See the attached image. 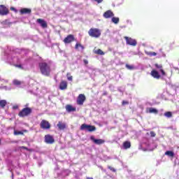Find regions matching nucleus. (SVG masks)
<instances>
[{
	"label": "nucleus",
	"mask_w": 179,
	"mask_h": 179,
	"mask_svg": "<svg viewBox=\"0 0 179 179\" xmlns=\"http://www.w3.org/2000/svg\"><path fill=\"white\" fill-rule=\"evenodd\" d=\"M60 90H66L68 89V82L62 80L59 86Z\"/></svg>",
	"instance_id": "nucleus-14"
},
{
	"label": "nucleus",
	"mask_w": 179,
	"mask_h": 179,
	"mask_svg": "<svg viewBox=\"0 0 179 179\" xmlns=\"http://www.w3.org/2000/svg\"><path fill=\"white\" fill-rule=\"evenodd\" d=\"M63 41L64 44H71V43H73V41H75V36L72 34H69L64 39Z\"/></svg>",
	"instance_id": "nucleus-10"
},
{
	"label": "nucleus",
	"mask_w": 179,
	"mask_h": 179,
	"mask_svg": "<svg viewBox=\"0 0 179 179\" xmlns=\"http://www.w3.org/2000/svg\"><path fill=\"white\" fill-rule=\"evenodd\" d=\"M159 72H161L162 76H166V71H164V70L163 69H161L159 70Z\"/></svg>",
	"instance_id": "nucleus-32"
},
{
	"label": "nucleus",
	"mask_w": 179,
	"mask_h": 179,
	"mask_svg": "<svg viewBox=\"0 0 179 179\" xmlns=\"http://www.w3.org/2000/svg\"><path fill=\"white\" fill-rule=\"evenodd\" d=\"M0 145H1V140H0Z\"/></svg>",
	"instance_id": "nucleus-46"
},
{
	"label": "nucleus",
	"mask_w": 179,
	"mask_h": 179,
	"mask_svg": "<svg viewBox=\"0 0 179 179\" xmlns=\"http://www.w3.org/2000/svg\"><path fill=\"white\" fill-rule=\"evenodd\" d=\"M39 69L41 73L44 75V76H50L51 73V66L47 62L39 63Z\"/></svg>",
	"instance_id": "nucleus-1"
},
{
	"label": "nucleus",
	"mask_w": 179,
	"mask_h": 179,
	"mask_svg": "<svg viewBox=\"0 0 179 179\" xmlns=\"http://www.w3.org/2000/svg\"><path fill=\"white\" fill-rule=\"evenodd\" d=\"M85 101H86V96L83 94H80L77 98L76 103L78 106H83Z\"/></svg>",
	"instance_id": "nucleus-6"
},
{
	"label": "nucleus",
	"mask_w": 179,
	"mask_h": 179,
	"mask_svg": "<svg viewBox=\"0 0 179 179\" xmlns=\"http://www.w3.org/2000/svg\"><path fill=\"white\" fill-rule=\"evenodd\" d=\"M40 127L42 129H50V128H51V124L49 121L43 120L41 122Z\"/></svg>",
	"instance_id": "nucleus-7"
},
{
	"label": "nucleus",
	"mask_w": 179,
	"mask_h": 179,
	"mask_svg": "<svg viewBox=\"0 0 179 179\" xmlns=\"http://www.w3.org/2000/svg\"><path fill=\"white\" fill-rule=\"evenodd\" d=\"M45 143H48V145H52L54 142H55V140L54 139V136L50 135V134H46L45 136Z\"/></svg>",
	"instance_id": "nucleus-9"
},
{
	"label": "nucleus",
	"mask_w": 179,
	"mask_h": 179,
	"mask_svg": "<svg viewBox=\"0 0 179 179\" xmlns=\"http://www.w3.org/2000/svg\"><path fill=\"white\" fill-rule=\"evenodd\" d=\"M69 75H71V74L69 73H67V79H68V80L72 81L73 77H72V76H69Z\"/></svg>",
	"instance_id": "nucleus-34"
},
{
	"label": "nucleus",
	"mask_w": 179,
	"mask_h": 179,
	"mask_svg": "<svg viewBox=\"0 0 179 179\" xmlns=\"http://www.w3.org/2000/svg\"><path fill=\"white\" fill-rule=\"evenodd\" d=\"M36 22L43 27V29H47L48 27V24H47V22H45V20L41 18L37 19Z\"/></svg>",
	"instance_id": "nucleus-12"
},
{
	"label": "nucleus",
	"mask_w": 179,
	"mask_h": 179,
	"mask_svg": "<svg viewBox=\"0 0 179 179\" xmlns=\"http://www.w3.org/2000/svg\"><path fill=\"white\" fill-rule=\"evenodd\" d=\"M103 16L105 19H110V17H114V13L111 10H108L103 13Z\"/></svg>",
	"instance_id": "nucleus-13"
},
{
	"label": "nucleus",
	"mask_w": 179,
	"mask_h": 179,
	"mask_svg": "<svg viewBox=\"0 0 179 179\" xmlns=\"http://www.w3.org/2000/svg\"><path fill=\"white\" fill-rule=\"evenodd\" d=\"M103 96H107V92H104Z\"/></svg>",
	"instance_id": "nucleus-42"
},
{
	"label": "nucleus",
	"mask_w": 179,
	"mask_h": 179,
	"mask_svg": "<svg viewBox=\"0 0 179 179\" xmlns=\"http://www.w3.org/2000/svg\"><path fill=\"white\" fill-rule=\"evenodd\" d=\"M95 2H97V3H101L103 2V0H94Z\"/></svg>",
	"instance_id": "nucleus-40"
},
{
	"label": "nucleus",
	"mask_w": 179,
	"mask_h": 179,
	"mask_svg": "<svg viewBox=\"0 0 179 179\" xmlns=\"http://www.w3.org/2000/svg\"><path fill=\"white\" fill-rule=\"evenodd\" d=\"M65 108H66V110L67 111V113H73V112L76 111V108L73 107L71 104L66 105Z\"/></svg>",
	"instance_id": "nucleus-15"
},
{
	"label": "nucleus",
	"mask_w": 179,
	"mask_h": 179,
	"mask_svg": "<svg viewBox=\"0 0 179 179\" xmlns=\"http://www.w3.org/2000/svg\"><path fill=\"white\" fill-rule=\"evenodd\" d=\"M14 108H17V106L14 107Z\"/></svg>",
	"instance_id": "nucleus-44"
},
{
	"label": "nucleus",
	"mask_w": 179,
	"mask_h": 179,
	"mask_svg": "<svg viewBox=\"0 0 179 179\" xmlns=\"http://www.w3.org/2000/svg\"><path fill=\"white\" fill-rule=\"evenodd\" d=\"M146 54L149 55V57H156V55H157V53L155 52H147Z\"/></svg>",
	"instance_id": "nucleus-27"
},
{
	"label": "nucleus",
	"mask_w": 179,
	"mask_h": 179,
	"mask_svg": "<svg viewBox=\"0 0 179 179\" xmlns=\"http://www.w3.org/2000/svg\"><path fill=\"white\" fill-rule=\"evenodd\" d=\"M124 149H129L131 148V142L130 141H124L123 143Z\"/></svg>",
	"instance_id": "nucleus-21"
},
{
	"label": "nucleus",
	"mask_w": 179,
	"mask_h": 179,
	"mask_svg": "<svg viewBox=\"0 0 179 179\" xmlns=\"http://www.w3.org/2000/svg\"><path fill=\"white\" fill-rule=\"evenodd\" d=\"M88 34L90 37L94 38H99L101 36V31L97 28H91L88 31Z\"/></svg>",
	"instance_id": "nucleus-3"
},
{
	"label": "nucleus",
	"mask_w": 179,
	"mask_h": 179,
	"mask_svg": "<svg viewBox=\"0 0 179 179\" xmlns=\"http://www.w3.org/2000/svg\"><path fill=\"white\" fill-rule=\"evenodd\" d=\"M90 139L95 143V145H103V143H106V141L103 139H96L94 136H91Z\"/></svg>",
	"instance_id": "nucleus-11"
},
{
	"label": "nucleus",
	"mask_w": 179,
	"mask_h": 179,
	"mask_svg": "<svg viewBox=\"0 0 179 179\" xmlns=\"http://www.w3.org/2000/svg\"><path fill=\"white\" fill-rule=\"evenodd\" d=\"M126 68H127V69H129L130 71H132V69H134V66H131V65H129V64H126Z\"/></svg>",
	"instance_id": "nucleus-31"
},
{
	"label": "nucleus",
	"mask_w": 179,
	"mask_h": 179,
	"mask_svg": "<svg viewBox=\"0 0 179 179\" xmlns=\"http://www.w3.org/2000/svg\"><path fill=\"white\" fill-rule=\"evenodd\" d=\"M20 149H24L25 150H29V148L27 147L21 146L20 147Z\"/></svg>",
	"instance_id": "nucleus-38"
},
{
	"label": "nucleus",
	"mask_w": 179,
	"mask_h": 179,
	"mask_svg": "<svg viewBox=\"0 0 179 179\" xmlns=\"http://www.w3.org/2000/svg\"><path fill=\"white\" fill-rule=\"evenodd\" d=\"M111 20L113 23H115V24H118V23H120V17H112Z\"/></svg>",
	"instance_id": "nucleus-23"
},
{
	"label": "nucleus",
	"mask_w": 179,
	"mask_h": 179,
	"mask_svg": "<svg viewBox=\"0 0 179 179\" xmlns=\"http://www.w3.org/2000/svg\"><path fill=\"white\" fill-rule=\"evenodd\" d=\"M6 104H8V102H6V100L5 99L0 100V107L1 108H5V107L6 106Z\"/></svg>",
	"instance_id": "nucleus-20"
},
{
	"label": "nucleus",
	"mask_w": 179,
	"mask_h": 179,
	"mask_svg": "<svg viewBox=\"0 0 179 179\" xmlns=\"http://www.w3.org/2000/svg\"><path fill=\"white\" fill-rule=\"evenodd\" d=\"M80 129L81 131H88V132H94V131H96V127L90 124H83L80 126Z\"/></svg>",
	"instance_id": "nucleus-4"
},
{
	"label": "nucleus",
	"mask_w": 179,
	"mask_h": 179,
	"mask_svg": "<svg viewBox=\"0 0 179 179\" xmlns=\"http://www.w3.org/2000/svg\"><path fill=\"white\" fill-rule=\"evenodd\" d=\"M166 156H169V157H174V152L168 150L165 152Z\"/></svg>",
	"instance_id": "nucleus-25"
},
{
	"label": "nucleus",
	"mask_w": 179,
	"mask_h": 179,
	"mask_svg": "<svg viewBox=\"0 0 179 179\" xmlns=\"http://www.w3.org/2000/svg\"><path fill=\"white\" fill-rule=\"evenodd\" d=\"M149 113H153V114H157L159 113V110L155 108H149Z\"/></svg>",
	"instance_id": "nucleus-24"
},
{
	"label": "nucleus",
	"mask_w": 179,
	"mask_h": 179,
	"mask_svg": "<svg viewBox=\"0 0 179 179\" xmlns=\"http://www.w3.org/2000/svg\"><path fill=\"white\" fill-rule=\"evenodd\" d=\"M9 14V9L6 7L5 5H0V15L1 16H6V15Z\"/></svg>",
	"instance_id": "nucleus-8"
},
{
	"label": "nucleus",
	"mask_w": 179,
	"mask_h": 179,
	"mask_svg": "<svg viewBox=\"0 0 179 179\" xmlns=\"http://www.w3.org/2000/svg\"><path fill=\"white\" fill-rule=\"evenodd\" d=\"M150 134L152 138H155V136H156V133H155V131H150Z\"/></svg>",
	"instance_id": "nucleus-35"
},
{
	"label": "nucleus",
	"mask_w": 179,
	"mask_h": 179,
	"mask_svg": "<svg viewBox=\"0 0 179 179\" xmlns=\"http://www.w3.org/2000/svg\"><path fill=\"white\" fill-rule=\"evenodd\" d=\"M10 10H14V12H17V10H16V8H15V7H10Z\"/></svg>",
	"instance_id": "nucleus-39"
},
{
	"label": "nucleus",
	"mask_w": 179,
	"mask_h": 179,
	"mask_svg": "<svg viewBox=\"0 0 179 179\" xmlns=\"http://www.w3.org/2000/svg\"><path fill=\"white\" fill-rule=\"evenodd\" d=\"M27 132V129H24L22 131H14V135H24V133Z\"/></svg>",
	"instance_id": "nucleus-22"
},
{
	"label": "nucleus",
	"mask_w": 179,
	"mask_h": 179,
	"mask_svg": "<svg viewBox=\"0 0 179 179\" xmlns=\"http://www.w3.org/2000/svg\"><path fill=\"white\" fill-rule=\"evenodd\" d=\"M124 38L126 41V43L128 45H131L132 47H136V44H138V42L136 41V40L132 38H129L128 36H124Z\"/></svg>",
	"instance_id": "nucleus-5"
},
{
	"label": "nucleus",
	"mask_w": 179,
	"mask_h": 179,
	"mask_svg": "<svg viewBox=\"0 0 179 179\" xmlns=\"http://www.w3.org/2000/svg\"><path fill=\"white\" fill-rule=\"evenodd\" d=\"M151 76H152V78H154L155 79H160L161 76L159 73V71H156V70H152L150 73Z\"/></svg>",
	"instance_id": "nucleus-16"
},
{
	"label": "nucleus",
	"mask_w": 179,
	"mask_h": 179,
	"mask_svg": "<svg viewBox=\"0 0 179 179\" xmlns=\"http://www.w3.org/2000/svg\"><path fill=\"white\" fill-rule=\"evenodd\" d=\"M57 127L60 131H62L66 128V124L62 122H59L57 124Z\"/></svg>",
	"instance_id": "nucleus-18"
},
{
	"label": "nucleus",
	"mask_w": 179,
	"mask_h": 179,
	"mask_svg": "<svg viewBox=\"0 0 179 179\" xmlns=\"http://www.w3.org/2000/svg\"><path fill=\"white\" fill-rule=\"evenodd\" d=\"M15 66H16V68H20V69H23V66H22L21 64H15Z\"/></svg>",
	"instance_id": "nucleus-37"
},
{
	"label": "nucleus",
	"mask_w": 179,
	"mask_h": 179,
	"mask_svg": "<svg viewBox=\"0 0 179 179\" xmlns=\"http://www.w3.org/2000/svg\"><path fill=\"white\" fill-rule=\"evenodd\" d=\"M20 13L21 15H30L31 13V9L24 8L20 10Z\"/></svg>",
	"instance_id": "nucleus-17"
},
{
	"label": "nucleus",
	"mask_w": 179,
	"mask_h": 179,
	"mask_svg": "<svg viewBox=\"0 0 179 179\" xmlns=\"http://www.w3.org/2000/svg\"><path fill=\"white\" fill-rule=\"evenodd\" d=\"M13 85H15V86H20V85H22V81L19 80H14L13 82Z\"/></svg>",
	"instance_id": "nucleus-26"
},
{
	"label": "nucleus",
	"mask_w": 179,
	"mask_h": 179,
	"mask_svg": "<svg viewBox=\"0 0 179 179\" xmlns=\"http://www.w3.org/2000/svg\"><path fill=\"white\" fill-rule=\"evenodd\" d=\"M75 48L76 50H79L80 48L81 50L83 51V50H85V46H83V45H82L81 43H77L75 45Z\"/></svg>",
	"instance_id": "nucleus-19"
},
{
	"label": "nucleus",
	"mask_w": 179,
	"mask_h": 179,
	"mask_svg": "<svg viewBox=\"0 0 179 179\" xmlns=\"http://www.w3.org/2000/svg\"><path fill=\"white\" fill-rule=\"evenodd\" d=\"M95 54H97V55H104V52L101 50V49H98L96 52Z\"/></svg>",
	"instance_id": "nucleus-29"
},
{
	"label": "nucleus",
	"mask_w": 179,
	"mask_h": 179,
	"mask_svg": "<svg viewBox=\"0 0 179 179\" xmlns=\"http://www.w3.org/2000/svg\"><path fill=\"white\" fill-rule=\"evenodd\" d=\"M108 169H109V170H110V171H113V173H115V171H117L115 169H114L113 166H108Z\"/></svg>",
	"instance_id": "nucleus-33"
},
{
	"label": "nucleus",
	"mask_w": 179,
	"mask_h": 179,
	"mask_svg": "<svg viewBox=\"0 0 179 179\" xmlns=\"http://www.w3.org/2000/svg\"><path fill=\"white\" fill-rule=\"evenodd\" d=\"M155 66L157 68V69H163V65L159 64H155Z\"/></svg>",
	"instance_id": "nucleus-30"
},
{
	"label": "nucleus",
	"mask_w": 179,
	"mask_h": 179,
	"mask_svg": "<svg viewBox=\"0 0 179 179\" xmlns=\"http://www.w3.org/2000/svg\"><path fill=\"white\" fill-rule=\"evenodd\" d=\"M87 179H93L92 177H87Z\"/></svg>",
	"instance_id": "nucleus-43"
},
{
	"label": "nucleus",
	"mask_w": 179,
	"mask_h": 179,
	"mask_svg": "<svg viewBox=\"0 0 179 179\" xmlns=\"http://www.w3.org/2000/svg\"><path fill=\"white\" fill-rule=\"evenodd\" d=\"M33 113V109L29 107L24 108L19 112L18 115L21 118H24V117H29Z\"/></svg>",
	"instance_id": "nucleus-2"
},
{
	"label": "nucleus",
	"mask_w": 179,
	"mask_h": 179,
	"mask_svg": "<svg viewBox=\"0 0 179 179\" xmlns=\"http://www.w3.org/2000/svg\"><path fill=\"white\" fill-rule=\"evenodd\" d=\"M83 62H84V64H85V65H87V64H89V62H88L87 60H86V59H84V60H83Z\"/></svg>",
	"instance_id": "nucleus-41"
},
{
	"label": "nucleus",
	"mask_w": 179,
	"mask_h": 179,
	"mask_svg": "<svg viewBox=\"0 0 179 179\" xmlns=\"http://www.w3.org/2000/svg\"><path fill=\"white\" fill-rule=\"evenodd\" d=\"M14 108H17V106L14 107Z\"/></svg>",
	"instance_id": "nucleus-45"
},
{
	"label": "nucleus",
	"mask_w": 179,
	"mask_h": 179,
	"mask_svg": "<svg viewBox=\"0 0 179 179\" xmlns=\"http://www.w3.org/2000/svg\"><path fill=\"white\" fill-rule=\"evenodd\" d=\"M165 117H167V118H171L173 117V113L170 111L166 112L164 113Z\"/></svg>",
	"instance_id": "nucleus-28"
},
{
	"label": "nucleus",
	"mask_w": 179,
	"mask_h": 179,
	"mask_svg": "<svg viewBox=\"0 0 179 179\" xmlns=\"http://www.w3.org/2000/svg\"><path fill=\"white\" fill-rule=\"evenodd\" d=\"M127 104H129V102H128L127 101H122V106H127Z\"/></svg>",
	"instance_id": "nucleus-36"
}]
</instances>
